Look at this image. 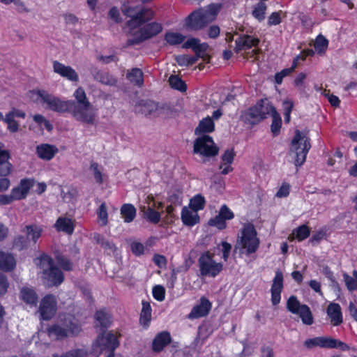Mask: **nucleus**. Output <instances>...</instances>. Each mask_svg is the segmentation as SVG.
I'll return each instance as SVG.
<instances>
[{"instance_id": "9b49d317", "label": "nucleus", "mask_w": 357, "mask_h": 357, "mask_svg": "<svg viewBox=\"0 0 357 357\" xmlns=\"http://www.w3.org/2000/svg\"><path fill=\"white\" fill-rule=\"evenodd\" d=\"M194 153H199L206 157L215 156L219 148L215 144L213 139L208 135H202L194 142Z\"/></svg>"}, {"instance_id": "2eb2a0df", "label": "nucleus", "mask_w": 357, "mask_h": 357, "mask_svg": "<svg viewBox=\"0 0 357 357\" xmlns=\"http://www.w3.org/2000/svg\"><path fill=\"white\" fill-rule=\"evenodd\" d=\"M56 310L57 301L55 296L47 294L42 298L39 311L43 320H50L55 315Z\"/></svg>"}, {"instance_id": "20e7f679", "label": "nucleus", "mask_w": 357, "mask_h": 357, "mask_svg": "<svg viewBox=\"0 0 357 357\" xmlns=\"http://www.w3.org/2000/svg\"><path fill=\"white\" fill-rule=\"evenodd\" d=\"M81 331L80 322L74 316L70 314L65 317L61 325L54 324L47 328V335L50 337H54L56 340H62L68 336H77Z\"/></svg>"}, {"instance_id": "1a4fd4ad", "label": "nucleus", "mask_w": 357, "mask_h": 357, "mask_svg": "<svg viewBox=\"0 0 357 357\" xmlns=\"http://www.w3.org/2000/svg\"><path fill=\"white\" fill-rule=\"evenodd\" d=\"M213 257V254L205 252L199 258V271L202 276L214 278L222 270V264L216 262Z\"/></svg>"}, {"instance_id": "5701e85b", "label": "nucleus", "mask_w": 357, "mask_h": 357, "mask_svg": "<svg viewBox=\"0 0 357 357\" xmlns=\"http://www.w3.org/2000/svg\"><path fill=\"white\" fill-rule=\"evenodd\" d=\"M162 208V204L158 202V223L160 222V226L165 225H170L174 221V216L172 215L173 207L172 205L166 207V212L163 210L160 212V208Z\"/></svg>"}, {"instance_id": "412c9836", "label": "nucleus", "mask_w": 357, "mask_h": 357, "mask_svg": "<svg viewBox=\"0 0 357 357\" xmlns=\"http://www.w3.org/2000/svg\"><path fill=\"white\" fill-rule=\"evenodd\" d=\"M36 152L39 158L45 160H50L57 153L58 149L54 145L41 144L36 146Z\"/></svg>"}, {"instance_id": "f257e3e1", "label": "nucleus", "mask_w": 357, "mask_h": 357, "mask_svg": "<svg viewBox=\"0 0 357 357\" xmlns=\"http://www.w3.org/2000/svg\"><path fill=\"white\" fill-rule=\"evenodd\" d=\"M36 93L46 108L57 113H70L77 121L89 125L96 121L97 109L90 102L82 87H78L73 93L75 100H63L45 90Z\"/></svg>"}, {"instance_id": "0eeeda50", "label": "nucleus", "mask_w": 357, "mask_h": 357, "mask_svg": "<svg viewBox=\"0 0 357 357\" xmlns=\"http://www.w3.org/2000/svg\"><path fill=\"white\" fill-rule=\"evenodd\" d=\"M307 134V130L301 132L296 130L291 142L290 152L295 154L296 166H301L305 161L307 153L311 147Z\"/></svg>"}, {"instance_id": "dca6fc26", "label": "nucleus", "mask_w": 357, "mask_h": 357, "mask_svg": "<svg viewBox=\"0 0 357 357\" xmlns=\"http://www.w3.org/2000/svg\"><path fill=\"white\" fill-rule=\"evenodd\" d=\"M34 183L35 181L33 178H25L21 179L18 185L11 190L10 195L13 201L25 199Z\"/></svg>"}, {"instance_id": "69168bd1", "label": "nucleus", "mask_w": 357, "mask_h": 357, "mask_svg": "<svg viewBox=\"0 0 357 357\" xmlns=\"http://www.w3.org/2000/svg\"><path fill=\"white\" fill-rule=\"evenodd\" d=\"M220 213L225 220H230L234 217L233 213L225 205L222 206Z\"/></svg>"}, {"instance_id": "c9c22d12", "label": "nucleus", "mask_w": 357, "mask_h": 357, "mask_svg": "<svg viewBox=\"0 0 357 357\" xmlns=\"http://www.w3.org/2000/svg\"><path fill=\"white\" fill-rule=\"evenodd\" d=\"M21 298L27 304L36 305L38 303V296L35 291L29 287H24L21 289Z\"/></svg>"}, {"instance_id": "423d86ee", "label": "nucleus", "mask_w": 357, "mask_h": 357, "mask_svg": "<svg viewBox=\"0 0 357 357\" xmlns=\"http://www.w3.org/2000/svg\"><path fill=\"white\" fill-rule=\"evenodd\" d=\"M122 12L125 16L130 18L126 23V26L129 28L130 31L139 27L153 17V12L151 9L139 6L124 4Z\"/></svg>"}, {"instance_id": "bb28decb", "label": "nucleus", "mask_w": 357, "mask_h": 357, "mask_svg": "<svg viewBox=\"0 0 357 357\" xmlns=\"http://www.w3.org/2000/svg\"><path fill=\"white\" fill-rule=\"evenodd\" d=\"M151 312L152 309L149 302L143 301L139 316V324L144 329H147L151 324Z\"/></svg>"}, {"instance_id": "680f3d73", "label": "nucleus", "mask_w": 357, "mask_h": 357, "mask_svg": "<svg viewBox=\"0 0 357 357\" xmlns=\"http://www.w3.org/2000/svg\"><path fill=\"white\" fill-rule=\"evenodd\" d=\"M324 95L328 98L329 102L331 104L333 107H338L340 105V100L338 97L336 96H334L333 94H330L329 91L325 90L324 92Z\"/></svg>"}, {"instance_id": "79ce46f5", "label": "nucleus", "mask_w": 357, "mask_h": 357, "mask_svg": "<svg viewBox=\"0 0 357 357\" xmlns=\"http://www.w3.org/2000/svg\"><path fill=\"white\" fill-rule=\"evenodd\" d=\"M38 262H36V264L43 269V271L47 268L50 267L52 265L55 264L54 259L52 257L48 255L47 254L43 252L40 255V256L37 259Z\"/></svg>"}, {"instance_id": "c756f323", "label": "nucleus", "mask_w": 357, "mask_h": 357, "mask_svg": "<svg viewBox=\"0 0 357 357\" xmlns=\"http://www.w3.org/2000/svg\"><path fill=\"white\" fill-rule=\"evenodd\" d=\"M181 219L185 225L192 226L199 222V217L196 210L185 207L182 211Z\"/></svg>"}, {"instance_id": "338daca9", "label": "nucleus", "mask_w": 357, "mask_h": 357, "mask_svg": "<svg viewBox=\"0 0 357 357\" xmlns=\"http://www.w3.org/2000/svg\"><path fill=\"white\" fill-rule=\"evenodd\" d=\"M289 193V185L283 184L276 193V197L281 198L287 197Z\"/></svg>"}, {"instance_id": "f8f14e48", "label": "nucleus", "mask_w": 357, "mask_h": 357, "mask_svg": "<svg viewBox=\"0 0 357 357\" xmlns=\"http://www.w3.org/2000/svg\"><path fill=\"white\" fill-rule=\"evenodd\" d=\"M287 306L291 312L299 315L304 324L312 325L313 324V317L309 307L306 305H301L294 296H291L288 299Z\"/></svg>"}, {"instance_id": "cd10ccee", "label": "nucleus", "mask_w": 357, "mask_h": 357, "mask_svg": "<svg viewBox=\"0 0 357 357\" xmlns=\"http://www.w3.org/2000/svg\"><path fill=\"white\" fill-rule=\"evenodd\" d=\"M126 78L132 84L139 88L144 85V73L140 68H133L128 70Z\"/></svg>"}, {"instance_id": "6ab92c4d", "label": "nucleus", "mask_w": 357, "mask_h": 357, "mask_svg": "<svg viewBox=\"0 0 357 357\" xmlns=\"http://www.w3.org/2000/svg\"><path fill=\"white\" fill-rule=\"evenodd\" d=\"M283 288V275L280 271L275 273L271 287V301L273 305H278L280 301V294Z\"/></svg>"}, {"instance_id": "39448f33", "label": "nucleus", "mask_w": 357, "mask_h": 357, "mask_svg": "<svg viewBox=\"0 0 357 357\" xmlns=\"http://www.w3.org/2000/svg\"><path fill=\"white\" fill-rule=\"evenodd\" d=\"M220 8V6L211 4L206 8L194 10L185 18V25L192 30L201 29L215 20Z\"/></svg>"}, {"instance_id": "37998d69", "label": "nucleus", "mask_w": 357, "mask_h": 357, "mask_svg": "<svg viewBox=\"0 0 357 357\" xmlns=\"http://www.w3.org/2000/svg\"><path fill=\"white\" fill-rule=\"evenodd\" d=\"M269 115H271L273 121L271 124V132L273 135H277L280 129L282 121L280 116L277 113L275 109L273 107V111L271 112Z\"/></svg>"}, {"instance_id": "bf43d9fd", "label": "nucleus", "mask_w": 357, "mask_h": 357, "mask_svg": "<svg viewBox=\"0 0 357 357\" xmlns=\"http://www.w3.org/2000/svg\"><path fill=\"white\" fill-rule=\"evenodd\" d=\"M294 70L291 67L289 68H286V69H284L282 70L281 72L280 73H278L275 74V82L278 84H280L282 83V79L289 75L290 73H291Z\"/></svg>"}, {"instance_id": "f03ea898", "label": "nucleus", "mask_w": 357, "mask_h": 357, "mask_svg": "<svg viewBox=\"0 0 357 357\" xmlns=\"http://www.w3.org/2000/svg\"><path fill=\"white\" fill-rule=\"evenodd\" d=\"M95 319L96 327H100L102 331L96 338V347L99 348L101 353H105V357H114V351L119 346V341L112 331L105 334L111 324L110 315L105 310H100L96 311Z\"/></svg>"}, {"instance_id": "ddd939ff", "label": "nucleus", "mask_w": 357, "mask_h": 357, "mask_svg": "<svg viewBox=\"0 0 357 357\" xmlns=\"http://www.w3.org/2000/svg\"><path fill=\"white\" fill-rule=\"evenodd\" d=\"M145 24L132 33V38L127 40L128 45H139L146 40L156 36V22L144 23Z\"/></svg>"}, {"instance_id": "e2e57ef3", "label": "nucleus", "mask_w": 357, "mask_h": 357, "mask_svg": "<svg viewBox=\"0 0 357 357\" xmlns=\"http://www.w3.org/2000/svg\"><path fill=\"white\" fill-rule=\"evenodd\" d=\"M109 15L114 22L119 23L121 21L119 9L114 6L109 9Z\"/></svg>"}, {"instance_id": "7c9ffc66", "label": "nucleus", "mask_w": 357, "mask_h": 357, "mask_svg": "<svg viewBox=\"0 0 357 357\" xmlns=\"http://www.w3.org/2000/svg\"><path fill=\"white\" fill-rule=\"evenodd\" d=\"M120 211L124 222L126 223L132 222L136 217L137 210L131 204H123Z\"/></svg>"}, {"instance_id": "09e8293b", "label": "nucleus", "mask_w": 357, "mask_h": 357, "mask_svg": "<svg viewBox=\"0 0 357 357\" xmlns=\"http://www.w3.org/2000/svg\"><path fill=\"white\" fill-rule=\"evenodd\" d=\"M310 233L309 227L305 225H303L294 230L293 234H296V237L298 241H303L309 236Z\"/></svg>"}, {"instance_id": "4468645a", "label": "nucleus", "mask_w": 357, "mask_h": 357, "mask_svg": "<svg viewBox=\"0 0 357 357\" xmlns=\"http://www.w3.org/2000/svg\"><path fill=\"white\" fill-rule=\"evenodd\" d=\"M42 279L48 287H58L63 282L65 275L62 270L54 264L43 271Z\"/></svg>"}, {"instance_id": "a19ab883", "label": "nucleus", "mask_w": 357, "mask_h": 357, "mask_svg": "<svg viewBox=\"0 0 357 357\" xmlns=\"http://www.w3.org/2000/svg\"><path fill=\"white\" fill-rule=\"evenodd\" d=\"M165 38L169 44L174 45L182 43L185 36L179 33L169 32L165 34Z\"/></svg>"}, {"instance_id": "aec40b11", "label": "nucleus", "mask_w": 357, "mask_h": 357, "mask_svg": "<svg viewBox=\"0 0 357 357\" xmlns=\"http://www.w3.org/2000/svg\"><path fill=\"white\" fill-rule=\"evenodd\" d=\"M211 308V302L205 297H202L199 304L193 307L188 314L189 319H197L206 316Z\"/></svg>"}, {"instance_id": "f3484780", "label": "nucleus", "mask_w": 357, "mask_h": 357, "mask_svg": "<svg viewBox=\"0 0 357 357\" xmlns=\"http://www.w3.org/2000/svg\"><path fill=\"white\" fill-rule=\"evenodd\" d=\"M235 35L238 36L235 40V47L234 48L236 53H239L244 50L250 49L252 47H255L259 43L258 38H253L247 34H238L236 31Z\"/></svg>"}, {"instance_id": "052dcab7", "label": "nucleus", "mask_w": 357, "mask_h": 357, "mask_svg": "<svg viewBox=\"0 0 357 357\" xmlns=\"http://www.w3.org/2000/svg\"><path fill=\"white\" fill-rule=\"evenodd\" d=\"M9 287V283L7 277L3 273H0V295H4Z\"/></svg>"}, {"instance_id": "603ef678", "label": "nucleus", "mask_w": 357, "mask_h": 357, "mask_svg": "<svg viewBox=\"0 0 357 357\" xmlns=\"http://www.w3.org/2000/svg\"><path fill=\"white\" fill-rule=\"evenodd\" d=\"M90 169L93 172L94 178L98 184L103 183L102 175L101 171L99 169V165L96 162H92L90 165Z\"/></svg>"}, {"instance_id": "5fc2aeb1", "label": "nucleus", "mask_w": 357, "mask_h": 357, "mask_svg": "<svg viewBox=\"0 0 357 357\" xmlns=\"http://www.w3.org/2000/svg\"><path fill=\"white\" fill-rule=\"evenodd\" d=\"M130 249L135 256H141L144 252V246L142 243L134 241L130 244Z\"/></svg>"}, {"instance_id": "a211bd4d", "label": "nucleus", "mask_w": 357, "mask_h": 357, "mask_svg": "<svg viewBox=\"0 0 357 357\" xmlns=\"http://www.w3.org/2000/svg\"><path fill=\"white\" fill-rule=\"evenodd\" d=\"M54 72L66 78L68 80L77 82L79 76L77 72L70 66H65L63 63L54 61L53 62Z\"/></svg>"}, {"instance_id": "4d7b16f0", "label": "nucleus", "mask_w": 357, "mask_h": 357, "mask_svg": "<svg viewBox=\"0 0 357 357\" xmlns=\"http://www.w3.org/2000/svg\"><path fill=\"white\" fill-rule=\"evenodd\" d=\"M54 357H85V354L82 349H77L68 351L61 354L60 356H54Z\"/></svg>"}, {"instance_id": "9d476101", "label": "nucleus", "mask_w": 357, "mask_h": 357, "mask_svg": "<svg viewBox=\"0 0 357 357\" xmlns=\"http://www.w3.org/2000/svg\"><path fill=\"white\" fill-rule=\"evenodd\" d=\"M304 345L308 349L319 346L323 348H337L342 351L349 349V347L346 343L331 337H318L307 339L304 342Z\"/></svg>"}, {"instance_id": "a878e982", "label": "nucleus", "mask_w": 357, "mask_h": 357, "mask_svg": "<svg viewBox=\"0 0 357 357\" xmlns=\"http://www.w3.org/2000/svg\"><path fill=\"white\" fill-rule=\"evenodd\" d=\"M10 157V153L7 150H2L0 148V176H6L11 172L12 165L8 160Z\"/></svg>"}, {"instance_id": "864d4df0", "label": "nucleus", "mask_w": 357, "mask_h": 357, "mask_svg": "<svg viewBox=\"0 0 357 357\" xmlns=\"http://www.w3.org/2000/svg\"><path fill=\"white\" fill-rule=\"evenodd\" d=\"M208 224L211 226H215L220 229H222L226 227L225 221L220 213L215 218L211 219Z\"/></svg>"}, {"instance_id": "3c124183", "label": "nucleus", "mask_w": 357, "mask_h": 357, "mask_svg": "<svg viewBox=\"0 0 357 357\" xmlns=\"http://www.w3.org/2000/svg\"><path fill=\"white\" fill-rule=\"evenodd\" d=\"M205 200L202 195H197L190 200V206L192 209L198 210L202 209L204 206Z\"/></svg>"}, {"instance_id": "b1692460", "label": "nucleus", "mask_w": 357, "mask_h": 357, "mask_svg": "<svg viewBox=\"0 0 357 357\" xmlns=\"http://www.w3.org/2000/svg\"><path fill=\"white\" fill-rule=\"evenodd\" d=\"M326 312L333 326H339L342 323L341 308L337 303H333L329 304Z\"/></svg>"}, {"instance_id": "49530a36", "label": "nucleus", "mask_w": 357, "mask_h": 357, "mask_svg": "<svg viewBox=\"0 0 357 357\" xmlns=\"http://www.w3.org/2000/svg\"><path fill=\"white\" fill-rule=\"evenodd\" d=\"M328 40L321 34L317 37L314 43V47L319 54H324L328 47Z\"/></svg>"}, {"instance_id": "13d9d810", "label": "nucleus", "mask_w": 357, "mask_h": 357, "mask_svg": "<svg viewBox=\"0 0 357 357\" xmlns=\"http://www.w3.org/2000/svg\"><path fill=\"white\" fill-rule=\"evenodd\" d=\"M281 11L274 12L268 17V24L269 26L278 25L281 23Z\"/></svg>"}, {"instance_id": "473e14b6", "label": "nucleus", "mask_w": 357, "mask_h": 357, "mask_svg": "<svg viewBox=\"0 0 357 357\" xmlns=\"http://www.w3.org/2000/svg\"><path fill=\"white\" fill-rule=\"evenodd\" d=\"M93 77L94 79L105 85L114 86L117 83V79L113 75L102 70H98L93 75Z\"/></svg>"}, {"instance_id": "c03bdc74", "label": "nucleus", "mask_w": 357, "mask_h": 357, "mask_svg": "<svg viewBox=\"0 0 357 357\" xmlns=\"http://www.w3.org/2000/svg\"><path fill=\"white\" fill-rule=\"evenodd\" d=\"M267 6L264 2L258 3L252 10V15L259 22L265 19V13Z\"/></svg>"}, {"instance_id": "72a5a7b5", "label": "nucleus", "mask_w": 357, "mask_h": 357, "mask_svg": "<svg viewBox=\"0 0 357 357\" xmlns=\"http://www.w3.org/2000/svg\"><path fill=\"white\" fill-rule=\"evenodd\" d=\"M215 125L212 118L208 116L200 121L198 126L195 129L196 135L211 132L214 130Z\"/></svg>"}, {"instance_id": "ea45409f", "label": "nucleus", "mask_w": 357, "mask_h": 357, "mask_svg": "<svg viewBox=\"0 0 357 357\" xmlns=\"http://www.w3.org/2000/svg\"><path fill=\"white\" fill-rule=\"evenodd\" d=\"M175 111L173 107L167 102H161L158 106V116H160L164 118H168L174 116Z\"/></svg>"}, {"instance_id": "774afa93", "label": "nucleus", "mask_w": 357, "mask_h": 357, "mask_svg": "<svg viewBox=\"0 0 357 357\" xmlns=\"http://www.w3.org/2000/svg\"><path fill=\"white\" fill-rule=\"evenodd\" d=\"M222 254H223L222 257L225 261H227L229 257V252L231 250V244H229L227 242H222Z\"/></svg>"}, {"instance_id": "c85d7f7f", "label": "nucleus", "mask_w": 357, "mask_h": 357, "mask_svg": "<svg viewBox=\"0 0 357 357\" xmlns=\"http://www.w3.org/2000/svg\"><path fill=\"white\" fill-rule=\"evenodd\" d=\"M58 231H63L68 235L74 232L75 226L71 219L68 218L59 217L54 225Z\"/></svg>"}, {"instance_id": "8fccbe9b", "label": "nucleus", "mask_w": 357, "mask_h": 357, "mask_svg": "<svg viewBox=\"0 0 357 357\" xmlns=\"http://www.w3.org/2000/svg\"><path fill=\"white\" fill-rule=\"evenodd\" d=\"M28 243L26 236L19 235L13 241V247L18 250H22L28 247Z\"/></svg>"}, {"instance_id": "a18cd8bd", "label": "nucleus", "mask_w": 357, "mask_h": 357, "mask_svg": "<svg viewBox=\"0 0 357 357\" xmlns=\"http://www.w3.org/2000/svg\"><path fill=\"white\" fill-rule=\"evenodd\" d=\"M209 49V46L207 43H204L202 44H199L195 50V52L197 56H199L205 62L209 63L211 56L208 54V50Z\"/></svg>"}, {"instance_id": "4be33fe9", "label": "nucleus", "mask_w": 357, "mask_h": 357, "mask_svg": "<svg viewBox=\"0 0 357 357\" xmlns=\"http://www.w3.org/2000/svg\"><path fill=\"white\" fill-rule=\"evenodd\" d=\"M234 156L235 152L234 149H228L225 150L221 156L222 162L220 165L219 168L222 169L221 173L222 174L225 175L233 171V168L231 167V164L234 161Z\"/></svg>"}, {"instance_id": "2f4dec72", "label": "nucleus", "mask_w": 357, "mask_h": 357, "mask_svg": "<svg viewBox=\"0 0 357 357\" xmlns=\"http://www.w3.org/2000/svg\"><path fill=\"white\" fill-rule=\"evenodd\" d=\"M23 232L26 234V238L31 239L36 243L42 235L43 229L40 227L36 225H26L22 230Z\"/></svg>"}, {"instance_id": "6e6552de", "label": "nucleus", "mask_w": 357, "mask_h": 357, "mask_svg": "<svg viewBox=\"0 0 357 357\" xmlns=\"http://www.w3.org/2000/svg\"><path fill=\"white\" fill-rule=\"evenodd\" d=\"M271 111H273V106L267 100H261L254 107L243 111L241 119L245 123L255 125L267 118Z\"/></svg>"}, {"instance_id": "58836bf2", "label": "nucleus", "mask_w": 357, "mask_h": 357, "mask_svg": "<svg viewBox=\"0 0 357 357\" xmlns=\"http://www.w3.org/2000/svg\"><path fill=\"white\" fill-rule=\"evenodd\" d=\"M169 83L172 88L185 92L187 89L185 83L181 79L178 75H171L169 78Z\"/></svg>"}, {"instance_id": "de8ad7c7", "label": "nucleus", "mask_w": 357, "mask_h": 357, "mask_svg": "<svg viewBox=\"0 0 357 357\" xmlns=\"http://www.w3.org/2000/svg\"><path fill=\"white\" fill-rule=\"evenodd\" d=\"M97 215L101 221L102 225L105 226L108 223V213L105 202H102L97 209Z\"/></svg>"}, {"instance_id": "0e129e2a", "label": "nucleus", "mask_w": 357, "mask_h": 357, "mask_svg": "<svg viewBox=\"0 0 357 357\" xmlns=\"http://www.w3.org/2000/svg\"><path fill=\"white\" fill-rule=\"evenodd\" d=\"M199 44V40L197 38H190L188 40H187L183 45V47L184 48H192L194 52L197 49V47Z\"/></svg>"}, {"instance_id": "4c0bfd02", "label": "nucleus", "mask_w": 357, "mask_h": 357, "mask_svg": "<svg viewBox=\"0 0 357 357\" xmlns=\"http://www.w3.org/2000/svg\"><path fill=\"white\" fill-rule=\"evenodd\" d=\"M170 333L167 331H162L158 334V353L162 351L165 347L172 343Z\"/></svg>"}, {"instance_id": "f704fd0d", "label": "nucleus", "mask_w": 357, "mask_h": 357, "mask_svg": "<svg viewBox=\"0 0 357 357\" xmlns=\"http://www.w3.org/2000/svg\"><path fill=\"white\" fill-rule=\"evenodd\" d=\"M93 238L96 243L99 244L107 254H110L111 252L114 253L116 251V247L115 244L112 241L106 239L102 235L95 234Z\"/></svg>"}, {"instance_id": "7ed1b4c3", "label": "nucleus", "mask_w": 357, "mask_h": 357, "mask_svg": "<svg viewBox=\"0 0 357 357\" xmlns=\"http://www.w3.org/2000/svg\"><path fill=\"white\" fill-rule=\"evenodd\" d=\"M257 231L252 224H245L238 234L234 252L249 255L255 253L259 248V239Z\"/></svg>"}, {"instance_id": "393cba45", "label": "nucleus", "mask_w": 357, "mask_h": 357, "mask_svg": "<svg viewBox=\"0 0 357 357\" xmlns=\"http://www.w3.org/2000/svg\"><path fill=\"white\" fill-rule=\"evenodd\" d=\"M16 261L12 254L0 251V270L10 272L15 269Z\"/></svg>"}, {"instance_id": "e433bc0d", "label": "nucleus", "mask_w": 357, "mask_h": 357, "mask_svg": "<svg viewBox=\"0 0 357 357\" xmlns=\"http://www.w3.org/2000/svg\"><path fill=\"white\" fill-rule=\"evenodd\" d=\"M55 259L58 265L61 268L65 271H72L74 268V264L73 261L67 257L59 254L55 256Z\"/></svg>"}, {"instance_id": "6e6d98bb", "label": "nucleus", "mask_w": 357, "mask_h": 357, "mask_svg": "<svg viewBox=\"0 0 357 357\" xmlns=\"http://www.w3.org/2000/svg\"><path fill=\"white\" fill-rule=\"evenodd\" d=\"M344 280L347 287L350 291H354L357 289V280L349 276L347 273H344L343 275Z\"/></svg>"}]
</instances>
